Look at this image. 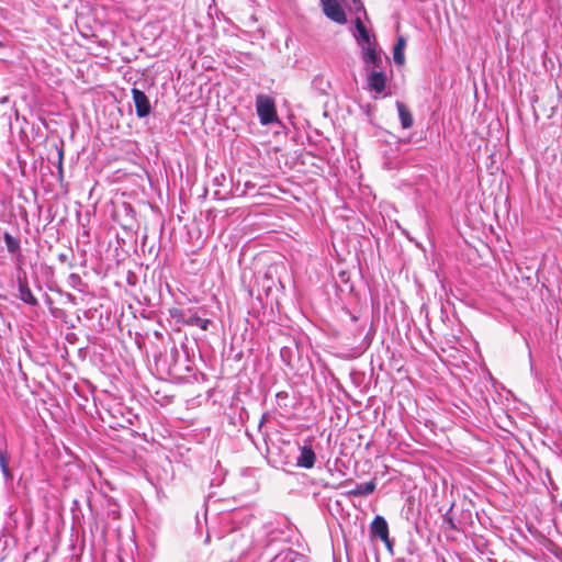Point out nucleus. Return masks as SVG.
I'll use <instances>...</instances> for the list:
<instances>
[{"instance_id": "f257e3e1", "label": "nucleus", "mask_w": 562, "mask_h": 562, "mask_svg": "<svg viewBox=\"0 0 562 562\" xmlns=\"http://www.w3.org/2000/svg\"><path fill=\"white\" fill-rule=\"evenodd\" d=\"M256 110L263 125L270 124L277 120L276 103L271 97L259 94L256 98Z\"/></svg>"}, {"instance_id": "a211bd4d", "label": "nucleus", "mask_w": 562, "mask_h": 562, "mask_svg": "<svg viewBox=\"0 0 562 562\" xmlns=\"http://www.w3.org/2000/svg\"><path fill=\"white\" fill-rule=\"evenodd\" d=\"M272 278L266 273L262 280V286H266V291L268 292L271 289V284H273Z\"/></svg>"}, {"instance_id": "4468645a", "label": "nucleus", "mask_w": 562, "mask_h": 562, "mask_svg": "<svg viewBox=\"0 0 562 562\" xmlns=\"http://www.w3.org/2000/svg\"><path fill=\"white\" fill-rule=\"evenodd\" d=\"M4 241H5V246H7V249L9 250V252L14 254L20 249L19 239L13 237L9 233L4 234Z\"/></svg>"}, {"instance_id": "9b49d317", "label": "nucleus", "mask_w": 562, "mask_h": 562, "mask_svg": "<svg viewBox=\"0 0 562 562\" xmlns=\"http://www.w3.org/2000/svg\"><path fill=\"white\" fill-rule=\"evenodd\" d=\"M375 491V483L373 481L364 484H358L355 488L348 491L349 496H366L372 494Z\"/></svg>"}, {"instance_id": "f03ea898", "label": "nucleus", "mask_w": 562, "mask_h": 562, "mask_svg": "<svg viewBox=\"0 0 562 562\" xmlns=\"http://www.w3.org/2000/svg\"><path fill=\"white\" fill-rule=\"evenodd\" d=\"M321 2L323 11L328 19L339 24L347 22L345 11L337 0H321Z\"/></svg>"}, {"instance_id": "0eeeda50", "label": "nucleus", "mask_w": 562, "mask_h": 562, "mask_svg": "<svg viewBox=\"0 0 562 562\" xmlns=\"http://www.w3.org/2000/svg\"><path fill=\"white\" fill-rule=\"evenodd\" d=\"M369 87L376 93H381L385 89L386 76L383 71H372L368 78Z\"/></svg>"}, {"instance_id": "dca6fc26", "label": "nucleus", "mask_w": 562, "mask_h": 562, "mask_svg": "<svg viewBox=\"0 0 562 562\" xmlns=\"http://www.w3.org/2000/svg\"><path fill=\"white\" fill-rule=\"evenodd\" d=\"M169 314L173 319H176L177 323H180L182 325H184V322L187 321L188 317L186 312L181 308H171L169 311Z\"/></svg>"}, {"instance_id": "aec40b11", "label": "nucleus", "mask_w": 562, "mask_h": 562, "mask_svg": "<svg viewBox=\"0 0 562 562\" xmlns=\"http://www.w3.org/2000/svg\"><path fill=\"white\" fill-rule=\"evenodd\" d=\"M63 151H59V162L61 164Z\"/></svg>"}, {"instance_id": "1a4fd4ad", "label": "nucleus", "mask_w": 562, "mask_h": 562, "mask_svg": "<svg viewBox=\"0 0 562 562\" xmlns=\"http://www.w3.org/2000/svg\"><path fill=\"white\" fill-rule=\"evenodd\" d=\"M396 109L398 112V117L401 120L402 127L405 130L411 128L414 124V119H413V114H412V111L409 110V108L406 104H404L403 102L397 101Z\"/></svg>"}, {"instance_id": "7ed1b4c3", "label": "nucleus", "mask_w": 562, "mask_h": 562, "mask_svg": "<svg viewBox=\"0 0 562 562\" xmlns=\"http://www.w3.org/2000/svg\"><path fill=\"white\" fill-rule=\"evenodd\" d=\"M132 97L135 104L136 114L138 117H145L150 113V103L147 95L139 89H132Z\"/></svg>"}, {"instance_id": "20e7f679", "label": "nucleus", "mask_w": 562, "mask_h": 562, "mask_svg": "<svg viewBox=\"0 0 562 562\" xmlns=\"http://www.w3.org/2000/svg\"><path fill=\"white\" fill-rule=\"evenodd\" d=\"M371 533L384 542H389V525L382 516H375L371 522Z\"/></svg>"}, {"instance_id": "39448f33", "label": "nucleus", "mask_w": 562, "mask_h": 562, "mask_svg": "<svg viewBox=\"0 0 562 562\" xmlns=\"http://www.w3.org/2000/svg\"><path fill=\"white\" fill-rule=\"evenodd\" d=\"M19 283V299L23 301L24 303L35 306L37 305V299L33 295L32 291L29 288L26 277H19L18 278Z\"/></svg>"}, {"instance_id": "f8f14e48", "label": "nucleus", "mask_w": 562, "mask_h": 562, "mask_svg": "<svg viewBox=\"0 0 562 562\" xmlns=\"http://www.w3.org/2000/svg\"><path fill=\"white\" fill-rule=\"evenodd\" d=\"M210 324L211 321L209 318H202L198 316L195 313H191L190 315H188L187 321L184 322V325L187 326H196L203 330H207Z\"/></svg>"}, {"instance_id": "2eb2a0df", "label": "nucleus", "mask_w": 562, "mask_h": 562, "mask_svg": "<svg viewBox=\"0 0 562 562\" xmlns=\"http://www.w3.org/2000/svg\"><path fill=\"white\" fill-rule=\"evenodd\" d=\"M451 510H452V508H450L449 512L445 515L442 524L445 526V530L458 531L459 528H458L457 524L454 522L453 517L450 514Z\"/></svg>"}, {"instance_id": "423d86ee", "label": "nucleus", "mask_w": 562, "mask_h": 562, "mask_svg": "<svg viewBox=\"0 0 562 562\" xmlns=\"http://www.w3.org/2000/svg\"><path fill=\"white\" fill-rule=\"evenodd\" d=\"M316 456L311 446L301 448V456L297 458L296 464L305 469H312L315 464Z\"/></svg>"}, {"instance_id": "6e6552de", "label": "nucleus", "mask_w": 562, "mask_h": 562, "mask_svg": "<svg viewBox=\"0 0 562 562\" xmlns=\"http://www.w3.org/2000/svg\"><path fill=\"white\" fill-rule=\"evenodd\" d=\"M362 58L367 65L375 68L382 67V58L376 52V46L364 47L362 49Z\"/></svg>"}, {"instance_id": "9d476101", "label": "nucleus", "mask_w": 562, "mask_h": 562, "mask_svg": "<svg viewBox=\"0 0 562 562\" xmlns=\"http://www.w3.org/2000/svg\"><path fill=\"white\" fill-rule=\"evenodd\" d=\"M405 45H406L405 38L403 36H400L393 47V59H394L395 64H397L400 66L405 64V55H404Z\"/></svg>"}, {"instance_id": "ddd939ff", "label": "nucleus", "mask_w": 562, "mask_h": 562, "mask_svg": "<svg viewBox=\"0 0 562 562\" xmlns=\"http://www.w3.org/2000/svg\"><path fill=\"white\" fill-rule=\"evenodd\" d=\"M359 44L363 47L376 46V40L367 29L360 30L357 37Z\"/></svg>"}, {"instance_id": "6ab92c4d", "label": "nucleus", "mask_w": 562, "mask_h": 562, "mask_svg": "<svg viewBox=\"0 0 562 562\" xmlns=\"http://www.w3.org/2000/svg\"><path fill=\"white\" fill-rule=\"evenodd\" d=\"M355 23H356V29H357L358 33L360 32V30L367 29L359 18L356 19Z\"/></svg>"}, {"instance_id": "f3484780", "label": "nucleus", "mask_w": 562, "mask_h": 562, "mask_svg": "<svg viewBox=\"0 0 562 562\" xmlns=\"http://www.w3.org/2000/svg\"><path fill=\"white\" fill-rule=\"evenodd\" d=\"M0 467L5 476H10L9 461L5 452L0 451Z\"/></svg>"}]
</instances>
